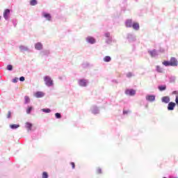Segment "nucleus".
<instances>
[{
	"mask_svg": "<svg viewBox=\"0 0 178 178\" xmlns=\"http://www.w3.org/2000/svg\"><path fill=\"white\" fill-rule=\"evenodd\" d=\"M86 40L89 44H95V39L92 37H88Z\"/></svg>",
	"mask_w": 178,
	"mask_h": 178,
	"instance_id": "nucleus-14",
	"label": "nucleus"
},
{
	"mask_svg": "<svg viewBox=\"0 0 178 178\" xmlns=\"http://www.w3.org/2000/svg\"><path fill=\"white\" fill-rule=\"evenodd\" d=\"M134 22H133L132 19H127L125 21V26L127 27L128 29H131L133 26Z\"/></svg>",
	"mask_w": 178,
	"mask_h": 178,
	"instance_id": "nucleus-6",
	"label": "nucleus"
},
{
	"mask_svg": "<svg viewBox=\"0 0 178 178\" xmlns=\"http://www.w3.org/2000/svg\"><path fill=\"white\" fill-rule=\"evenodd\" d=\"M33 111V107L32 106H29L28 107V108L26 109V113L28 115H30V113H31V111Z\"/></svg>",
	"mask_w": 178,
	"mask_h": 178,
	"instance_id": "nucleus-23",
	"label": "nucleus"
},
{
	"mask_svg": "<svg viewBox=\"0 0 178 178\" xmlns=\"http://www.w3.org/2000/svg\"><path fill=\"white\" fill-rule=\"evenodd\" d=\"M127 77H128L129 79H130V77H133V73L131 72H128L127 74Z\"/></svg>",
	"mask_w": 178,
	"mask_h": 178,
	"instance_id": "nucleus-31",
	"label": "nucleus"
},
{
	"mask_svg": "<svg viewBox=\"0 0 178 178\" xmlns=\"http://www.w3.org/2000/svg\"><path fill=\"white\" fill-rule=\"evenodd\" d=\"M156 71L158 72V73H163V68L161 67L159 65H156Z\"/></svg>",
	"mask_w": 178,
	"mask_h": 178,
	"instance_id": "nucleus-16",
	"label": "nucleus"
},
{
	"mask_svg": "<svg viewBox=\"0 0 178 178\" xmlns=\"http://www.w3.org/2000/svg\"><path fill=\"white\" fill-rule=\"evenodd\" d=\"M24 99H25V104H29V102H30V97H29V96H25Z\"/></svg>",
	"mask_w": 178,
	"mask_h": 178,
	"instance_id": "nucleus-28",
	"label": "nucleus"
},
{
	"mask_svg": "<svg viewBox=\"0 0 178 178\" xmlns=\"http://www.w3.org/2000/svg\"><path fill=\"white\" fill-rule=\"evenodd\" d=\"M43 16H44V17H45V19H47V20L51 21V14L47 13H43Z\"/></svg>",
	"mask_w": 178,
	"mask_h": 178,
	"instance_id": "nucleus-15",
	"label": "nucleus"
},
{
	"mask_svg": "<svg viewBox=\"0 0 178 178\" xmlns=\"http://www.w3.org/2000/svg\"><path fill=\"white\" fill-rule=\"evenodd\" d=\"M126 95H129L130 97H133L136 95V90L133 89H127L125 90Z\"/></svg>",
	"mask_w": 178,
	"mask_h": 178,
	"instance_id": "nucleus-5",
	"label": "nucleus"
},
{
	"mask_svg": "<svg viewBox=\"0 0 178 178\" xmlns=\"http://www.w3.org/2000/svg\"><path fill=\"white\" fill-rule=\"evenodd\" d=\"M10 13V9H6L3 12V17L7 20L8 19V15Z\"/></svg>",
	"mask_w": 178,
	"mask_h": 178,
	"instance_id": "nucleus-13",
	"label": "nucleus"
},
{
	"mask_svg": "<svg viewBox=\"0 0 178 178\" xmlns=\"http://www.w3.org/2000/svg\"><path fill=\"white\" fill-rule=\"evenodd\" d=\"M161 102L163 104H169L170 102V97L169 96H164L161 98Z\"/></svg>",
	"mask_w": 178,
	"mask_h": 178,
	"instance_id": "nucleus-8",
	"label": "nucleus"
},
{
	"mask_svg": "<svg viewBox=\"0 0 178 178\" xmlns=\"http://www.w3.org/2000/svg\"><path fill=\"white\" fill-rule=\"evenodd\" d=\"M38 2L37 0H31L30 1V5L31 6H35V5H37Z\"/></svg>",
	"mask_w": 178,
	"mask_h": 178,
	"instance_id": "nucleus-21",
	"label": "nucleus"
},
{
	"mask_svg": "<svg viewBox=\"0 0 178 178\" xmlns=\"http://www.w3.org/2000/svg\"><path fill=\"white\" fill-rule=\"evenodd\" d=\"M24 80H25L24 76H21V77L19 78V81H24Z\"/></svg>",
	"mask_w": 178,
	"mask_h": 178,
	"instance_id": "nucleus-37",
	"label": "nucleus"
},
{
	"mask_svg": "<svg viewBox=\"0 0 178 178\" xmlns=\"http://www.w3.org/2000/svg\"><path fill=\"white\" fill-rule=\"evenodd\" d=\"M169 80H170V83H175V81H176V76H170Z\"/></svg>",
	"mask_w": 178,
	"mask_h": 178,
	"instance_id": "nucleus-20",
	"label": "nucleus"
},
{
	"mask_svg": "<svg viewBox=\"0 0 178 178\" xmlns=\"http://www.w3.org/2000/svg\"><path fill=\"white\" fill-rule=\"evenodd\" d=\"M111 56H106L104 58V62H111Z\"/></svg>",
	"mask_w": 178,
	"mask_h": 178,
	"instance_id": "nucleus-24",
	"label": "nucleus"
},
{
	"mask_svg": "<svg viewBox=\"0 0 178 178\" xmlns=\"http://www.w3.org/2000/svg\"><path fill=\"white\" fill-rule=\"evenodd\" d=\"M42 178H48V172H43L42 175Z\"/></svg>",
	"mask_w": 178,
	"mask_h": 178,
	"instance_id": "nucleus-27",
	"label": "nucleus"
},
{
	"mask_svg": "<svg viewBox=\"0 0 178 178\" xmlns=\"http://www.w3.org/2000/svg\"><path fill=\"white\" fill-rule=\"evenodd\" d=\"M148 54H149L152 58H155V56H158V51H156V49L149 51Z\"/></svg>",
	"mask_w": 178,
	"mask_h": 178,
	"instance_id": "nucleus-9",
	"label": "nucleus"
},
{
	"mask_svg": "<svg viewBox=\"0 0 178 178\" xmlns=\"http://www.w3.org/2000/svg\"><path fill=\"white\" fill-rule=\"evenodd\" d=\"M55 116H56V119H60L62 118V115H60V113H56L55 114Z\"/></svg>",
	"mask_w": 178,
	"mask_h": 178,
	"instance_id": "nucleus-30",
	"label": "nucleus"
},
{
	"mask_svg": "<svg viewBox=\"0 0 178 178\" xmlns=\"http://www.w3.org/2000/svg\"><path fill=\"white\" fill-rule=\"evenodd\" d=\"M127 39L128 40L129 42H134V41H136V35L131 33H128L127 35Z\"/></svg>",
	"mask_w": 178,
	"mask_h": 178,
	"instance_id": "nucleus-4",
	"label": "nucleus"
},
{
	"mask_svg": "<svg viewBox=\"0 0 178 178\" xmlns=\"http://www.w3.org/2000/svg\"><path fill=\"white\" fill-rule=\"evenodd\" d=\"M44 95H45V94L42 92H36L35 93V97L36 98H42V97H44Z\"/></svg>",
	"mask_w": 178,
	"mask_h": 178,
	"instance_id": "nucleus-12",
	"label": "nucleus"
},
{
	"mask_svg": "<svg viewBox=\"0 0 178 178\" xmlns=\"http://www.w3.org/2000/svg\"><path fill=\"white\" fill-rule=\"evenodd\" d=\"M172 94L177 95L178 94V91L175 90V91L172 92Z\"/></svg>",
	"mask_w": 178,
	"mask_h": 178,
	"instance_id": "nucleus-38",
	"label": "nucleus"
},
{
	"mask_svg": "<svg viewBox=\"0 0 178 178\" xmlns=\"http://www.w3.org/2000/svg\"><path fill=\"white\" fill-rule=\"evenodd\" d=\"M163 65H164V66H166V67L170 66V61H168V60L163 61Z\"/></svg>",
	"mask_w": 178,
	"mask_h": 178,
	"instance_id": "nucleus-25",
	"label": "nucleus"
},
{
	"mask_svg": "<svg viewBox=\"0 0 178 178\" xmlns=\"http://www.w3.org/2000/svg\"><path fill=\"white\" fill-rule=\"evenodd\" d=\"M131 27L134 29V30L138 31V30H140V24L137 22H134Z\"/></svg>",
	"mask_w": 178,
	"mask_h": 178,
	"instance_id": "nucleus-11",
	"label": "nucleus"
},
{
	"mask_svg": "<svg viewBox=\"0 0 178 178\" xmlns=\"http://www.w3.org/2000/svg\"><path fill=\"white\" fill-rule=\"evenodd\" d=\"M10 129H18V127H20V125H19V124H10Z\"/></svg>",
	"mask_w": 178,
	"mask_h": 178,
	"instance_id": "nucleus-22",
	"label": "nucleus"
},
{
	"mask_svg": "<svg viewBox=\"0 0 178 178\" xmlns=\"http://www.w3.org/2000/svg\"><path fill=\"white\" fill-rule=\"evenodd\" d=\"M96 172L97 175H100V173H102V170H101V168H97Z\"/></svg>",
	"mask_w": 178,
	"mask_h": 178,
	"instance_id": "nucleus-34",
	"label": "nucleus"
},
{
	"mask_svg": "<svg viewBox=\"0 0 178 178\" xmlns=\"http://www.w3.org/2000/svg\"><path fill=\"white\" fill-rule=\"evenodd\" d=\"M20 49H23V46L19 47Z\"/></svg>",
	"mask_w": 178,
	"mask_h": 178,
	"instance_id": "nucleus-39",
	"label": "nucleus"
},
{
	"mask_svg": "<svg viewBox=\"0 0 178 178\" xmlns=\"http://www.w3.org/2000/svg\"><path fill=\"white\" fill-rule=\"evenodd\" d=\"M25 126L29 131L31 130V127H33V124L30 122H26Z\"/></svg>",
	"mask_w": 178,
	"mask_h": 178,
	"instance_id": "nucleus-18",
	"label": "nucleus"
},
{
	"mask_svg": "<svg viewBox=\"0 0 178 178\" xmlns=\"http://www.w3.org/2000/svg\"><path fill=\"white\" fill-rule=\"evenodd\" d=\"M155 95H147L145 97L146 101H147V102H155Z\"/></svg>",
	"mask_w": 178,
	"mask_h": 178,
	"instance_id": "nucleus-3",
	"label": "nucleus"
},
{
	"mask_svg": "<svg viewBox=\"0 0 178 178\" xmlns=\"http://www.w3.org/2000/svg\"><path fill=\"white\" fill-rule=\"evenodd\" d=\"M7 69H8V70H13V66H12V65H8L7 66Z\"/></svg>",
	"mask_w": 178,
	"mask_h": 178,
	"instance_id": "nucleus-33",
	"label": "nucleus"
},
{
	"mask_svg": "<svg viewBox=\"0 0 178 178\" xmlns=\"http://www.w3.org/2000/svg\"><path fill=\"white\" fill-rule=\"evenodd\" d=\"M6 118H7V119H10V118H12V112L8 111L6 115Z\"/></svg>",
	"mask_w": 178,
	"mask_h": 178,
	"instance_id": "nucleus-29",
	"label": "nucleus"
},
{
	"mask_svg": "<svg viewBox=\"0 0 178 178\" xmlns=\"http://www.w3.org/2000/svg\"><path fill=\"white\" fill-rule=\"evenodd\" d=\"M42 112H44L45 113H49L51 112V109L49 108H42Z\"/></svg>",
	"mask_w": 178,
	"mask_h": 178,
	"instance_id": "nucleus-26",
	"label": "nucleus"
},
{
	"mask_svg": "<svg viewBox=\"0 0 178 178\" xmlns=\"http://www.w3.org/2000/svg\"><path fill=\"white\" fill-rule=\"evenodd\" d=\"M158 88L159 91H165V90H166V85L159 86Z\"/></svg>",
	"mask_w": 178,
	"mask_h": 178,
	"instance_id": "nucleus-19",
	"label": "nucleus"
},
{
	"mask_svg": "<svg viewBox=\"0 0 178 178\" xmlns=\"http://www.w3.org/2000/svg\"><path fill=\"white\" fill-rule=\"evenodd\" d=\"M43 80L47 87H52V86H54V81L52 80L51 76H45L43 77Z\"/></svg>",
	"mask_w": 178,
	"mask_h": 178,
	"instance_id": "nucleus-1",
	"label": "nucleus"
},
{
	"mask_svg": "<svg viewBox=\"0 0 178 178\" xmlns=\"http://www.w3.org/2000/svg\"><path fill=\"white\" fill-rule=\"evenodd\" d=\"M170 66H172L173 67H177V65H178L177 59L175 57H172L170 59Z\"/></svg>",
	"mask_w": 178,
	"mask_h": 178,
	"instance_id": "nucleus-2",
	"label": "nucleus"
},
{
	"mask_svg": "<svg viewBox=\"0 0 178 178\" xmlns=\"http://www.w3.org/2000/svg\"><path fill=\"white\" fill-rule=\"evenodd\" d=\"M175 106H176V103H175L173 102L168 103V111H174Z\"/></svg>",
	"mask_w": 178,
	"mask_h": 178,
	"instance_id": "nucleus-7",
	"label": "nucleus"
},
{
	"mask_svg": "<svg viewBox=\"0 0 178 178\" xmlns=\"http://www.w3.org/2000/svg\"><path fill=\"white\" fill-rule=\"evenodd\" d=\"M79 84L81 87H86L87 86V81L86 79H81L79 81Z\"/></svg>",
	"mask_w": 178,
	"mask_h": 178,
	"instance_id": "nucleus-10",
	"label": "nucleus"
},
{
	"mask_svg": "<svg viewBox=\"0 0 178 178\" xmlns=\"http://www.w3.org/2000/svg\"><path fill=\"white\" fill-rule=\"evenodd\" d=\"M35 48V49H38V50L41 49L42 48V44H41L40 42L36 43Z\"/></svg>",
	"mask_w": 178,
	"mask_h": 178,
	"instance_id": "nucleus-17",
	"label": "nucleus"
},
{
	"mask_svg": "<svg viewBox=\"0 0 178 178\" xmlns=\"http://www.w3.org/2000/svg\"><path fill=\"white\" fill-rule=\"evenodd\" d=\"M71 165H72V169H74V168H75V166H76V165L74 164V162H71Z\"/></svg>",
	"mask_w": 178,
	"mask_h": 178,
	"instance_id": "nucleus-36",
	"label": "nucleus"
},
{
	"mask_svg": "<svg viewBox=\"0 0 178 178\" xmlns=\"http://www.w3.org/2000/svg\"><path fill=\"white\" fill-rule=\"evenodd\" d=\"M19 79L18 78H15L13 79V83H17Z\"/></svg>",
	"mask_w": 178,
	"mask_h": 178,
	"instance_id": "nucleus-35",
	"label": "nucleus"
},
{
	"mask_svg": "<svg viewBox=\"0 0 178 178\" xmlns=\"http://www.w3.org/2000/svg\"><path fill=\"white\" fill-rule=\"evenodd\" d=\"M1 17L0 16V20H1Z\"/></svg>",
	"mask_w": 178,
	"mask_h": 178,
	"instance_id": "nucleus-40",
	"label": "nucleus"
},
{
	"mask_svg": "<svg viewBox=\"0 0 178 178\" xmlns=\"http://www.w3.org/2000/svg\"><path fill=\"white\" fill-rule=\"evenodd\" d=\"M129 113H130V111H129V110H124L123 111V115H127Z\"/></svg>",
	"mask_w": 178,
	"mask_h": 178,
	"instance_id": "nucleus-32",
	"label": "nucleus"
}]
</instances>
